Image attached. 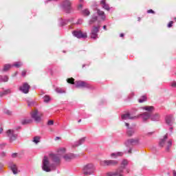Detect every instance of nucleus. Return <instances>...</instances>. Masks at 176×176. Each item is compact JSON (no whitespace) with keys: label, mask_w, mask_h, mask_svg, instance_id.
I'll return each instance as SVG.
<instances>
[{"label":"nucleus","mask_w":176,"mask_h":176,"mask_svg":"<svg viewBox=\"0 0 176 176\" xmlns=\"http://www.w3.org/2000/svg\"><path fill=\"white\" fill-rule=\"evenodd\" d=\"M167 138H168V137L167 136V135H165L164 136V138L160 140L159 144L161 148H163V146H166V151H170V147L173 145V141L168 140V142H166Z\"/></svg>","instance_id":"nucleus-1"},{"label":"nucleus","mask_w":176,"mask_h":176,"mask_svg":"<svg viewBox=\"0 0 176 176\" xmlns=\"http://www.w3.org/2000/svg\"><path fill=\"white\" fill-rule=\"evenodd\" d=\"M31 116L36 123H41V122H42V117L43 116V114L39 113L38 110L35 109L31 112Z\"/></svg>","instance_id":"nucleus-2"},{"label":"nucleus","mask_w":176,"mask_h":176,"mask_svg":"<svg viewBox=\"0 0 176 176\" xmlns=\"http://www.w3.org/2000/svg\"><path fill=\"white\" fill-rule=\"evenodd\" d=\"M62 8L66 13H70L71 10H72V2H71V0H65L62 3Z\"/></svg>","instance_id":"nucleus-3"},{"label":"nucleus","mask_w":176,"mask_h":176,"mask_svg":"<svg viewBox=\"0 0 176 176\" xmlns=\"http://www.w3.org/2000/svg\"><path fill=\"white\" fill-rule=\"evenodd\" d=\"M94 173V165L92 164H87L84 167L83 174L85 176L91 175Z\"/></svg>","instance_id":"nucleus-4"},{"label":"nucleus","mask_w":176,"mask_h":176,"mask_svg":"<svg viewBox=\"0 0 176 176\" xmlns=\"http://www.w3.org/2000/svg\"><path fill=\"white\" fill-rule=\"evenodd\" d=\"M50 163L49 162V158L45 156L43 160V170L44 171H46V173H50L52 171V169H50Z\"/></svg>","instance_id":"nucleus-5"},{"label":"nucleus","mask_w":176,"mask_h":176,"mask_svg":"<svg viewBox=\"0 0 176 176\" xmlns=\"http://www.w3.org/2000/svg\"><path fill=\"white\" fill-rule=\"evenodd\" d=\"M65 153V148H60L58 149V155H52V159L55 163H60V155H64Z\"/></svg>","instance_id":"nucleus-6"},{"label":"nucleus","mask_w":176,"mask_h":176,"mask_svg":"<svg viewBox=\"0 0 176 176\" xmlns=\"http://www.w3.org/2000/svg\"><path fill=\"white\" fill-rule=\"evenodd\" d=\"M98 32H100V26H94L90 33L91 39H97L98 38Z\"/></svg>","instance_id":"nucleus-7"},{"label":"nucleus","mask_w":176,"mask_h":176,"mask_svg":"<svg viewBox=\"0 0 176 176\" xmlns=\"http://www.w3.org/2000/svg\"><path fill=\"white\" fill-rule=\"evenodd\" d=\"M30 84L28 82H24L21 87H19V91L24 94H28L30 89Z\"/></svg>","instance_id":"nucleus-8"},{"label":"nucleus","mask_w":176,"mask_h":176,"mask_svg":"<svg viewBox=\"0 0 176 176\" xmlns=\"http://www.w3.org/2000/svg\"><path fill=\"white\" fill-rule=\"evenodd\" d=\"M7 135L9 138L10 142H13V141H16L17 139V134L14 133V130L13 129L8 130Z\"/></svg>","instance_id":"nucleus-9"},{"label":"nucleus","mask_w":176,"mask_h":176,"mask_svg":"<svg viewBox=\"0 0 176 176\" xmlns=\"http://www.w3.org/2000/svg\"><path fill=\"white\" fill-rule=\"evenodd\" d=\"M118 161L116 160H102L100 161V166L105 167L107 166H116Z\"/></svg>","instance_id":"nucleus-10"},{"label":"nucleus","mask_w":176,"mask_h":176,"mask_svg":"<svg viewBox=\"0 0 176 176\" xmlns=\"http://www.w3.org/2000/svg\"><path fill=\"white\" fill-rule=\"evenodd\" d=\"M122 173H123V167L119 168L115 172H110L107 173L108 176H123L122 175Z\"/></svg>","instance_id":"nucleus-11"},{"label":"nucleus","mask_w":176,"mask_h":176,"mask_svg":"<svg viewBox=\"0 0 176 176\" xmlns=\"http://www.w3.org/2000/svg\"><path fill=\"white\" fill-rule=\"evenodd\" d=\"M122 119H123V120H133L134 119H138V116H131V113H126L125 114H123L122 116H121Z\"/></svg>","instance_id":"nucleus-12"},{"label":"nucleus","mask_w":176,"mask_h":176,"mask_svg":"<svg viewBox=\"0 0 176 176\" xmlns=\"http://www.w3.org/2000/svg\"><path fill=\"white\" fill-rule=\"evenodd\" d=\"M73 35L76 38H87V34L82 32H73Z\"/></svg>","instance_id":"nucleus-13"},{"label":"nucleus","mask_w":176,"mask_h":176,"mask_svg":"<svg viewBox=\"0 0 176 176\" xmlns=\"http://www.w3.org/2000/svg\"><path fill=\"white\" fill-rule=\"evenodd\" d=\"M165 120L168 126H171L174 123V116L173 115L166 116Z\"/></svg>","instance_id":"nucleus-14"},{"label":"nucleus","mask_w":176,"mask_h":176,"mask_svg":"<svg viewBox=\"0 0 176 176\" xmlns=\"http://www.w3.org/2000/svg\"><path fill=\"white\" fill-rule=\"evenodd\" d=\"M63 159H65L66 162H69V160H72V159H75V155L66 154L65 155L63 156Z\"/></svg>","instance_id":"nucleus-15"},{"label":"nucleus","mask_w":176,"mask_h":176,"mask_svg":"<svg viewBox=\"0 0 176 176\" xmlns=\"http://www.w3.org/2000/svg\"><path fill=\"white\" fill-rule=\"evenodd\" d=\"M97 14L99 17H100L101 20L104 21L105 20L106 16H105V13L104 11H101L100 9H97Z\"/></svg>","instance_id":"nucleus-16"},{"label":"nucleus","mask_w":176,"mask_h":176,"mask_svg":"<svg viewBox=\"0 0 176 176\" xmlns=\"http://www.w3.org/2000/svg\"><path fill=\"white\" fill-rule=\"evenodd\" d=\"M76 87H86V82L83 81H76Z\"/></svg>","instance_id":"nucleus-17"},{"label":"nucleus","mask_w":176,"mask_h":176,"mask_svg":"<svg viewBox=\"0 0 176 176\" xmlns=\"http://www.w3.org/2000/svg\"><path fill=\"white\" fill-rule=\"evenodd\" d=\"M100 5H102V7L103 8V9H105V10H109V6L107 4L105 0H102L100 1Z\"/></svg>","instance_id":"nucleus-18"},{"label":"nucleus","mask_w":176,"mask_h":176,"mask_svg":"<svg viewBox=\"0 0 176 176\" xmlns=\"http://www.w3.org/2000/svg\"><path fill=\"white\" fill-rule=\"evenodd\" d=\"M142 119L145 122L146 120H148L149 118H151V113L146 112L143 114H142Z\"/></svg>","instance_id":"nucleus-19"},{"label":"nucleus","mask_w":176,"mask_h":176,"mask_svg":"<svg viewBox=\"0 0 176 176\" xmlns=\"http://www.w3.org/2000/svg\"><path fill=\"white\" fill-rule=\"evenodd\" d=\"M144 111H148L147 113H151L153 111V106H146L142 107Z\"/></svg>","instance_id":"nucleus-20"},{"label":"nucleus","mask_w":176,"mask_h":176,"mask_svg":"<svg viewBox=\"0 0 176 176\" xmlns=\"http://www.w3.org/2000/svg\"><path fill=\"white\" fill-rule=\"evenodd\" d=\"M12 91L10 89H6L3 92H0V97H3V96H8V94H10Z\"/></svg>","instance_id":"nucleus-21"},{"label":"nucleus","mask_w":176,"mask_h":176,"mask_svg":"<svg viewBox=\"0 0 176 176\" xmlns=\"http://www.w3.org/2000/svg\"><path fill=\"white\" fill-rule=\"evenodd\" d=\"M146 100H147L146 96L144 95L138 99V102H140V104H142V102H145Z\"/></svg>","instance_id":"nucleus-22"},{"label":"nucleus","mask_w":176,"mask_h":176,"mask_svg":"<svg viewBox=\"0 0 176 176\" xmlns=\"http://www.w3.org/2000/svg\"><path fill=\"white\" fill-rule=\"evenodd\" d=\"M22 124H30V123H32V119H25L21 121Z\"/></svg>","instance_id":"nucleus-23"},{"label":"nucleus","mask_w":176,"mask_h":176,"mask_svg":"<svg viewBox=\"0 0 176 176\" xmlns=\"http://www.w3.org/2000/svg\"><path fill=\"white\" fill-rule=\"evenodd\" d=\"M32 142H34V144H39V142H41V137L35 136L33 138Z\"/></svg>","instance_id":"nucleus-24"},{"label":"nucleus","mask_w":176,"mask_h":176,"mask_svg":"<svg viewBox=\"0 0 176 176\" xmlns=\"http://www.w3.org/2000/svg\"><path fill=\"white\" fill-rule=\"evenodd\" d=\"M160 118V115L159 113H155L151 117V120L156 121Z\"/></svg>","instance_id":"nucleus-25"},{"label":"nucleus","mask_w":176,"mask_h":176,"mask_svg":"<svg viewBox=\"0 0 176 176\" xmlns=\"http://www.w3.org/2000/svg\"><path fill=\"white\" fill-rule=\"evenodd\" d=\"M11 170H12L13 174H17L19 173L17 170V166L16 165H12L11 166Z\"/></svg>","instance_id":"nucleus-26"},{"label":"nucleus","mask_w":176,"mask_h":176,"mask_svg":"<svg viewBox=\"0 0 176 176\" xmlns=\"http://www.w3.org/2000/svg\"><path fill=\"white\" fill-rule=\"evenodd\" d=\"M10 68H12V65H10V64H6L4 65L3 71H4V72H6V71H9Z\"/></svg>","instance_id":"nucleus-27"},{"label":"nucleus","mask_w":176,"mask_h":176,"mask_svg":"<svg viewBox=\"0 0 176 176\" xmlns=\"http://www.w3.org/2000/svg\"><path fill=\"white\" fill-rule=\"evenodd\" d=\"M140 140L138 139H130L128 140V142H129V144H137L138 143Z\"/></svg>","instance_id":"nucleus-28"},{"label":"nucleus","mask_w":176,"mask_h":176,"mask_svg":"<svg viewBox=\"0 0 176 176\" xmlns=\"http://www.w3.org/2000/svg\"><path fill=\"white\" fill-rule=\"evenodd\" d=\"M135 133V131H134V130L129 129L126 132V134L129 137H131V135H133Z\"/></svg>","instance_id":"nucleus-29"},{"label":"nucleus","mask_w":176,"mask_h":176,"mask_svg":"<svg viewBox=\"0 0 176 176\" xmlns=\"http://www.w3.org/2000/svg\"><path fill=\"white\" fill-rule=\"evenodd\" d=\"M67 83H70V85H74L75 79L74 78H67Z\"/></svg>","instance_id":"nucleus-30"},{"label":"nucleus","mask_w":176,"mask_h":176,"mask_svg":"<svg viewBox=\"0 0 176 176\" xmlns=\"http://www.w3.org/2000/svg\"><path fill=\"white\" fill-rule=\"evenodd\" d=\"M0 79H1L2 82H8L9 80V77L8 76H0Z\"/></svg>","instance_id":"nucleus-31"},{"label":"nucleus","mask_w":176,"mask_h":176,"mask_svg":"<svg viewBox=\"0 0 176 176\" xmlns=\"http://www.w3.org/2000/svg\"><path fill=\"white\" fill-rule=\"evenodd\" d=\"M95 21H97V16L93 17L90 21H89V25H91L93 23H95Z\"/></svg>","instance_id":"nucleus-32"},{"label":"nucleus","mask_w":176,"mask_h":176,"mask_svg":"<svg viewBox=\"0 0 176 176\" xmlns=\"http://www.w3.org/2000/svg\"><path fill=\"white\" fill-rule=\"evenodd\" d=\"M22 65H23L20 62H16L13 65V66L16 67V68H20V67H21Z\"/></svg>","instance_id":"nucleus-33"},{"label":"nucleus","mask_w":176,"mask_h":176,"mask_svg":"<svg viewBox=\"0 0 176 176\" xmlns=\"http://www.w3.org/2000/svg\"><path fill=\"white\" fill-rule=\"evenodd\" d=\"M44 100V102H49V101H50V97L49 96H45L43 98Z\"/></svg>","instance_id":"nucleus-34"},{"label":"nucleus","mask_w":176,"mask_h":176,"mask_svg":"<svg viewBox=\"0 0 176 176\" xmlns=\"http://www.w3.org/2000/svg\"><path fill=\"white\" fill-rule=\"evenodd\" d=\"M83 14H85V16H89V14H90V11H89V10L85 9L82 11Z\"/></svg>","instance_id":"nucleus-35"},{"label":"nucleus","mask_w":176,"mask_h":176,"mask_svg":"<svg viewBox=\"0 0 176 176\" xmlns=\"http://www.w3.org/2000/svg\"><path fill=\"white\" fill-rule=\"evenodd\" d=\"M174 24V21H170L168 23V28H171V27H173V25Z\"/></svg>","instance_id":"nucleus-36"},{"label":"nucleus","mask_w":176,"mask_h":176,"mask_svg":"<svg viewBox=\"0 0 176 176\" xmlns=\"http://www.w3.org/2000/svg\"><path fill=\"white\" fill-rule=\"evenodd\" d=\"M27 75V70L23 69L21 72V76H23V78H25V76Z\"/></svg>","instance_id":"nucleus-37"},{"label":"nucleus","mask_w":176,"mask_h":176,"mask_svg":"<svg viewBox=\"0 0 176 176\" xmlns=\"http://www.w3.org/2000/svg\"><path fill=\"white\" fill-rule=\"evenodd\" d=\"M122 166H127V164H129V162L127 161V160H124L122 162Z\"/></svg>","instance_id":"nucleus-38"},{"label":"nucleus","mask_w":176,"mask_h":176,"mask_svg":"<svg viewBox=\"0 0 176 176\" xmlns=\"http://www.w3.org/2000/svg\"><path fill=\"white\" fill-rule=\"evenodd\" d=\"M53 124H54V121H53V120H49V121L47 122V125H48V126H53Z\"/></svg>","instance_id":"nucleus-39"},{"label":"nucleus","mask_w":176,"mask_h":176,"mask_svg":"<svg viewBox=\"0 0 176 176\" xmlns=\"http://www.w3.org/2000/svg\"><path fill=\"white\" fill-rule=\"evenodd\" d=\"M117 155V157L119 156H123V153L120 151L116 153Z\"/></svg>","instance_id":"nucleus-40"},{"label":"nucleus","mask_w":176,"mask_h":176,"mask_svg":"<svg viewBox=\"0 0 176 176\" xmlns=\"http://www.w3.org/2000/svg\"><path fill=\"white\" fill-rule=\"evenodd\" d=\"M79 145H81L82 144V142H85V138H82V139H80V140H79Z\"/></svg>","instance_id":"nucleus-41"},{"label":"nucleus","mask_w":176,"mask_h":176,"mask_svg":"<svg viewBox=\"0 0 176 176\" xmlns=\"http://www.w3.org/2000/svg\"><path fill=\"white\" fill-rule=\"evenodd\" d=\"M28 107H31V105H34V102L32 101H31V102L28 101Z\"/></svg>","instance_id":"nucleus-42"},{"label":"nucleus","mask_w":176,"mask_h":176,"mask_svg":"<svg viewBox=\"0 0 176 176\" xmlns=\"http://www.w3.org/2000/svg\"><path fill=\"white\" fill-rule=\"evenodd\" d=\"M147 13H152L153 14H155V11H153V10H148Z\"/></svg>","instance_id":"nucleus-43"},{"label":"nucleus","mask_w":176,"mask_h":176,"mask_svg":"<svg viewBox=\"0 0 176 176\" xmlns=\"http://www.w3.org/2000/svg\"><path fill=\"white\" fill-rule=\"evenodd\" d=\"M111 157H114V158L118 157V155H116V153H111Z\"/></svg>","instance_id":"nucleus-44"},{"label":"nucleus","mask_w":176,"mask_h":176,"mask_svg":"<svg viewBox=\"0 0 176 176\" xmlns=\"http://www.w3.org/2000/svg\"><path fill=\"white\" fill-rule=\"evenodd\" d=\"M5 156H6V153L2 152L1 154V157H5Z\"/></svg>","instance_id":"nucleus-45"},{"label":"nucleus","mask_w":176,"mask_h":176,"mask_svg":"<svg viewBox=\"0 0 176 176\" xmlns=\"http://www.w3.org/2000/svg\"><path fill=\"white\" fill-rule=\"evenodd\" d=\"M82 8H83V5H82V4H80V5H78V10H80V9H82Z\"/></svg>","instance_id":"nucleus-46"},{"label":"nucleus","mask_w":176,"mask_h":176,"mask_svg":"<svg viewBox=\"0 0 176 176\" xmlns=\"http://www.w3.org/2000/svg\"><path fill=\"white\" fill-rule=\"evenodd\" d=\"M6 113L7 115H12V111H10V110H7L6 112Z\"/></svg>","instance_id":"nucleus-47"},{"label":"nucleus","mask_w":176,"mask_h":176,"mask_svg":"<svg viewBox=\"0 0 176 176\" xmlns=\"http://www.w3.org/2000/svg\"><path fill=\"white\" fill-rule=\"evenodd\" d=\"M171 86H172V87H176V82H173L171 84Z\"/></svg>","instance_id":"nucleus-48"},{"label":"nucleus","mask_w":176,"mask_h":176,"mask_svg":"<svg viewBox=\"0 0 176 176\" xmlns=\"http://www.w3.org/2000/svg\"><path fill=\"white\" fill-rule=\"evenodd\" d=\"M57 93H64V91H62L61 89H57Z\"/></svg>","instance_id":"nucleus-49"},{"label":"nucleus","mask_w":176,"mask_h":176,"mask_svg":"<svg viewBox=\"0 0 176 176\" xmlns=\"http://www.w3.org/2000/svg\"><path fill=\"white\" fill-rule=\"evenodd\" d=\"M17 156V153H13L12 154V157H16Z\"/></svg>","instance_id":"nucleus-50"},{"label":"nucleus","mask_w":176,"mask_h":176,"mask_svg":"<svg viewBox=\"0 0 176 176\" xmlns=\"http://www.w3.org/2000/svg\"><path fill=\"white\" fill-rule=\"evenodd\" d=\"M125 126H126V127H129V126H130V124H129V123H127V122H125Z\"/></svg>","instance_id":"nucleus-51"},{"label":"nucleus","mask_w":176,"mask_h":176,"mask_svg":"<svg viewBox=\"0 0 176 176\" xmlns=\"http://www.w3.org/2000/svg\"><path fill=\"white\" fill-rule=\"evenodd\" d=\"M3 131V129H2V127H0V134H1V133Z\"/></svg>","instance_id":"nucleus-52"},{"label":"nucleus","mask_w":176,"mask_h":176,"mask_svg":"<svg viewBox=\"0 0 176 176\" xmlns=\"http://www.w3.org/2000/svg\"><path fill=\"white\" fill-rule=\"evenodd\" d=\"M120 36L121 38H123V36H124V34L123 33H122V34H120Z\"/></svg>","instance_id":"nucleus-53"},{"label":"nucleus","mask_w":176,"mask_h":176,"mask_svg":"<svg viewBox=\"0 0 176 176\" xmlns=\"http://www.w3.org/2000/svg\"><path fill=\"white\" fill-rule=\"evenodd\" d=\"M103 29H104L105 31H107V25H104L103 26Z\"/></svg>","instance_id":"nucleus-54"},{"label":"nucleus","mask_w":176,"mask_h":176,"mask_svg":"<svg viewBox=\"0 0 176 176\" xmlns=\"http://www.w3.org/2000/svg\"><path fill=\"white\" fill-rule=\"evenodd\" d=\"M55 140L56 141H57V140H60V137H56Z\"/></svg>","instance_id":"nucleus-55"},{"label":"nucleus","mask_w":176,"mask_h":176,"mask_svg":"<svg viewBox=\"0 0 176 176\" xmlns=\"http://www.w3.org/2000/svg\"><path fill=\"white\" fill-rule=\"evenodd\" d=\"M173 175H176V172H175V171H173Z\"/></svg>","instance_id":"nucleus-56"},{"label":"nucleus","mask_w":176,"mask_h":176,"mask_svg":"<svg viewBox=\"0 0 176 176\" xmlns=\"http://www.w3.org/2000/svg\"><path fill=\"white\" fill-rule=\"evenodd\" d=\"M128 152L129 153H131V149H129Z\"/></svg>","instance_id":"nucleus-57"},{"label":"nucleus","mask_w":176,"mask_h":176,"mask_svg":"<svg viewBox=\"0 0 176 176\" xmlns=\"http://www.w3.org/2000/svg\"><path fill=\"white\" fill-rule=\"evenodd\" d=\"M82 122V120H78V123H80Z\"/></svg>","instance_id":"nucleus-58"},{"label":"nucleus","mask_w":176,"mask_h":176,"mask_svg":"<svg viewBox=\"0 0 176 176\" xmlns=\"http://www.w3.org/2000/svg\"><path fill=\"white\" fill-rule=\"evenodd\" d=\"M80 2H83V0H80Z\"/></svg>","instance_id":"nucleus-59"},{"label":"nucleus","mask_w":176,"mask_h":176,"mask_svg":"<svg viewBox=\"0 0 176 176\" xmlns=\"http://www.w3.org/2000/svg\"><path fill=\"white\" fill-rule=\"evenodd\" d=\"M49 1H58V0H49Z\"/></svg>","instance_id":"nucleus-60"},{"label":"nucleus","mask_w":176,"mask_h":176,"mask_svg":"<svg viewBox=\"0 0 176 176\" xmlns=\"http://www.w3.org/2000/svg\"><path fill=\"white\" fill-rule=\"evenodd\" d=\"M174 19H175V21H176V18H175V17L174 18Z\"/></svg>","instance_id":"nucleus-61"},{"label":"nucleus","mask_w":176,"mask_h":176,"mask_svg":"<svg viewBox=\"0 0 176 176\" xmlns=\"http://www.w3.org/2000/svg\"><path fill=\"white\" fill-rule=\"evenodd\" d=\"M17 72L15 73V75H16Z\"/></svg>","instance_id":"nucleus-62"}]
</instances>
